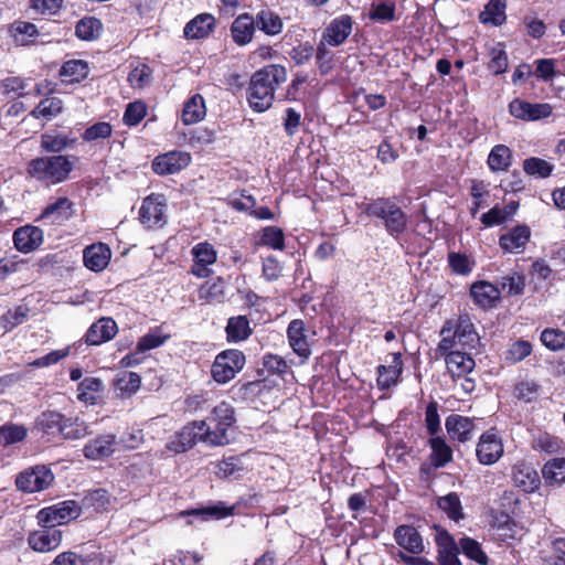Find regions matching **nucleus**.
I'll list each match as a JSON object with an SVG mask.
<instances>
[{"label":"nucleus","mask_w":565,"mask_h":565,"mask_svg":"<svg viewBox=\"0 0 565 565\" xmlns=\"http://www.w3.org/2000/svg\"><path fill=\"white\" fill-rule=\"evenodd\" d=\"M263 366L271 374L282 375L289 371L288 363L275 354H266L263 358Z\"/></svg>","instance_id":"338daca9"},{"label":"nucleus","mask_w":565,"mask_h":565,"mask_svg":"<svg viewBox=\"0 0 565 565\" xmlns=\"http://www.w3.org/2000/svg\"><path fill=\"white\" fill-rule=\"evenodd\" d=\"M369 18L373 21L388 22L395 18V4L392 2H380L372 4Z\"/></svg>","instance_id":"4d7b16f0"},{"label":"nucleus","mask_w":565,"mask_h":565,"mask_svg":"<svg viewBox=\"0 0 565 565\" xmlns=\"http://www.w3.org/2000/svg\"><path fill=\"white\" fill-rule=\"evenodd\" d=\"M225 330L228 341L233 342L244 341L252 334L249 320L246 316L230 318Z\"/></svg>","instance_id":"f704fd0d"},{"label":"nucleus","mask_w":565,"mask_h":565,"mask_svg":"<svg viewBox=\"0 0 565 565\" xmlns=\"http://www.w3.org/2000/svg\"><path fill=\"white\" fill-rule=\"evenodd\" d=\"M364 211L369 216L382 220L386 232L391 236L398 237L407 228L408 216L388 198H379L371 201L365 205Z\"/></svg>","instance_id":"7ed1b4c3"},{"label":"nucleus","mask_w":565,"mask_h":565,"mask_svg":"<svg viewBox=\"0 0 565 565\" xmlns=\"http://www.w3.org/2000/svg\"><path fill=\"white\" fill-rule=\"evenodd\" d=\"M73 142L74 140L62 135L43 134L41 136V148L46 152L60 153Z\"/></svg>","instance_id":"49530a36"},{"label":"nucleus","mask_w":565,"mask_h":565,"mask_svg":"<svg viewBox=\"0 0 565 565\" xmlns=\"http://www.w3.org/2000/svg\"><path fill=\"white\" fill-rule=\"evenodd\" d=\"M287 81V71L284 66L270 64L255 72L248 87V103L250 107L263 113L271 107L276 88Z\"/></svg>","instance_id":"f257e3e1"},{"label":"nucleus","mask_w":565,"mask_h":565,"mask_svg":"<svg viewBox=\"0 0 565 565\" xmlns=\"http://www.w3.org/2000/svg\"><path fill=\"white\" fill-rule=\"evenodd\" d=\"M394 540L398 546L411 554L424 552L423 537L413 525H398L394 531Z\"/></svg>","instance_id":"dca6fc26"},{"label":"nucleus","mask_w":565,"mask_h":565,"mask_svg":"<svg viewBox=\"0 0 565 565\" xmlns=\"http://www.w3.org/2000/svg\"><path fill=\"white\" fill-rule=\"evenodd\" d=\"M102 23L95 18H84L76 24L75 33L81 40L90 41L98 36Z\"/></svg>","instance_id":"de8ad7c7"},{"label":"nucleus","mask_w":565,"mask_h":565,"mask_svg":"<svg viewBox=\"0 0 565 565\" xmlns=\"http://www.w3.org/2000/svg\"><path fill=\"white\" fill-rule=\"evenodd\" d=\"M140 384L141 377L135 372H125L115 382L116 388L122 394L128 395L136 393L139 390Z\"/></svg>","instance_id":"603ef678"},{"label":"nucleus","mask_w":565,"mask_h":565,"mask_svg":"<svg viewBox=\"0 0 565 565\" xmlns=\"http://www.w3.org/2000/svg\"><path fill=\"white\" fill-rule=\"evenodd\" d=\"M117 448V437L114 434L99 435L85 444L83 455L89 460H102L111 456Z\"/></svg>","instance_id":"ddd939ff"},{"label":"nucleus","mask_w":565,"mask_h":565,"mask_svg":"<svg viewBox=\"0 0 565 565\" xmlns=\"http://www.w3.org/2000/svg\"><path fill=\"white\" fill-rule=\"evenodd\" d=\"M205 420L193 422L185 426L180 433V440L183 446L191 447L196 441L205 443L210 446H224L230 443V436L224 430L211 427Z\"/></svg>","instance_id":"20e7f679"},{"label":"nucleus","mask_w":565,"mask_h":565,"mask_svg":"<svg viewBox=\"0 0 565 565\" xmlns=\"http://www.w3.org/2000/svg\"><path fill=\"white\" fill-rule=\"evenodd\" d=\"M245 364V355L239 350H226L218 353L211 367L213 379L225 384L233 380Z\"/></svg>","instance_id":"39448f33"},{"label":"nucleus","mask_w":565,"mask_h":565,"mask_svg":"<svg viewBox=\"0 0 565 565\" xmlns=\"http://www.w3.org/2000/svg\"><path fill=\"white\" fill-rule=\"evenodd\" d=\"M510 114L522 120H539L547 118L552 114V106L546 103L532 104L519 98L513 99L509 105Z\"/></svg>","instance_id":"9d476101"},{"label":"nucleus","mask_w":565,"mask_h":565,"mask_svg":"<svg viewBox=\"0 0 565 565\" xmlns=\"http://www.w3.org/2000/svg\"><path fill=\"white\" fill-rule=\"evenodd\" d=\"M507 0H490L480 14L483 23L501 25L505 21Z\"/></svg>","instance_id":"a19ab883"},{"label":"nucleus","mask_w":565,"mask_h":565,"mask_svg":"<svg viewBox=\"0 0 565 565\" xmlns=\"http://www.w3.org/2000/svg\"><path fill=\"white\" fill-rule=\"evenodd\" d=\"M512 480L515 487L527 493L534 492L541 484L537 471L524 461H519L513 466Z\"/></svg>","instance_id":"4468645a"},{"label":"nucleus","mask_w":565,"mask_h":565,"mask_svg":"<svg viewBox=\"0 0 565 565\" xmlns=\"http://www.w3.org/2000/svg\"><path fill=\"white\" fill-rule=\"evenodd\" d=\"M214 26V17L210 13H201L185 24L184 36L186 39H202L207 36Z\"/></svg>","instance_id":"a878e982"},{"label":"nucleus","mask_w":565,"mask_h":565,"mask_svg":"<svg viewBox=\"0 0 565 565\" xmlns=\"http://www.w3.org/2000/svg\"><path fill=\"white\" fill-rule=\"evenodd\" d=\"M260 243L273 249L282 250L285 248V235L281 228L267 226L263 230Z\"/></svg>","instance_id":"3c124183"},{"label":"nucleus","mask_w":565,"mask_h":565,"mask_svg":"<svg viewBox=\"0 0 565 565\" xmlns=\"http://www.w3.org/2000/svg\"><path fill=\"white\" fill-rule=\"evenodd\" d=\"M146 113L147 108L142 102L130 103L125 110L124 121L129 126H136L143 119Z\"/></svg>","instance_id":"680f3d73"},{"label":"nucleus","mask_w":565,"mask_h":565,"mask_svg":"<svg viewBox=\"0 0 565 565\" xmlns=\"http://www.w3.org/2000/svg\"><path fill=\"white\" fill-rule=\"evenodd\" d=\"M514 393L519 399L531 403L539 395V385L533 381H523L515 386Z\"/></svg>","instance_id":"774afa93"},{"label":"nucleus","mask_w":565,"mask_h":565,"mask_svg":"<svg viewBox=\"0 0 565 565\" xmlns=\"http://www.w3.org/2000/svg\"><path fill=\"white\" fill-rule=\"evenodd\" d=\"M452 332L462 347L475 348L479 342V335L468 315H461L454 321Z\"/></svg>","instance_id":"b1692460"},{"label":"nucleus","mask_w":565,"mask_h":565,"mask_svg":"<svg viewBox=\"0 0 565 565\" xmlns=\"http://www.w3.org/2000/svg\"><path fill=\"white\" fill-rule=\"evenodd\" d=\"M205 115L206 108L204 98L200 94H195L185 102L181 118L184 125H193L201 121Z\"/></svg>","instance_id":"473e14b6"},{"label":"nucleus","mask_w":565,"mask_h":565,"mask_svg":"<svg viewBox=\"0 0 565 565\" xmlns=\"http://www.w3.org/2000/svg\"><path fill=\"white\" fill-rule=\"evenodd\" d=\"M523 169L529 175L546 178L553 171V166L541 158H529L524 160Z\"/></svg>","instance_id":"8fccbe9b"},{"label":"nucleus","mask_w":565,"mask_h":565,"mask_svg":"<svg viewBox=\"0 0 565 565\" xmlns=\"http://www.w3.org/2000/svg\"><path fill=\"white\" fill-rule=\"evenodd\" d=\"M542 343L551 351H559L565 348V332L559 329H545L541 333Z\"/></svg>","instance_id":"5fc2aeb1"},{"label":"nucleus","mask_w":565,"mask_h":565,"mask_svg":"<svg viewBox=\"0 0 565 565\" xmlns=\"http://www.w3.org/2000/svg\"><path fill=\"white\" fill-rule=\"evenodd\" d=\"M542 476L547 484H562L565 482V458L548 460L543 469Z\"/></svg>","instance_id":"58836bf2"},{"label":"nucleus","mask_w":565,"mask_h":565,"mask_svg":"<svg viewBox=\"0 0 565 565\" xmlns=\"http://www.w3.org/2000/svg\"><path fill=\"white\" fill-rule=\"evenodd\" d=\"M445 426L452 439L465 443L470 438L475 425L470 418L454 414L446 418Z\"/></svg>","instance_id":"cd10ccee"},{"label":"nucleus","mask_w":565,"mask_h":565,"mask_svg":"<svg viewBox=\"0 0 565 565\" xmlns=\"http://www.w3.org/2000/svg\"><path fill=\"white\" fill-rule=\"evenodd\" d=\"M428 443L431 448L430 461L435 468L445 467L452 460V449L444 438L436 436L430 438Z\"/></svg>","instance_id":"72a5a7b5"},{"label":"nucleus","mask_w":565,"mask_h":565,"mask_svg":"<svg viewBox=\"0 0 565 565\" xmlns=\"http://www.w3.org/2000/svg\"><path fill=\"white\" fill-rule=\"evenodd\" d=\"M111 257L110 248L103 243L93 244L83 252L85 266L93 271H102Z\"/></svg>","instance_id":"4be33fe9"},{"label":"nucleus","mask_w":565,"mask_h":565,"mask_svg":"<svg viewBox=\"0 0 565 565\" xmlns=\"http://www.w3.org/2000/svg\"><path fill=\"white\" fill-rule=\"evenodd\" d=\"M54 480V476L45 466H35L20 472L15 484L19 490L28 493L46 489Z\"/></svg>","instance_id":"0eeeda50"},{"label":"nucleus","mask_w":565,"mask_h":565,"mask_svg":"<svg viewBox=\"0 0 565 565\" xmlns=\"http://www.w3.org/2000/svg\"><path fill=\"white\" fill-rule=\"evenodd\" d=\"M445 362L454 382H457V377L471 373L476 366L475 360L469 354L460 351L449 352Z\"/></svg>","instance_id":"5701e85b"},{"label":"nucleus","mask_w":565,"mask_h":565,"mask_svg":"<svg viewBox=\"0 0 565 565\" xmlns=\"http://www.w3.org/2000/svg\"><path fill=\"white\" fill-rule=\"evenodd\" d=\"M191 157L188 152L170 151L156 157L152 162V169L160 175L173 174L186 168Z\"/></svg>","instance_id":"9b49d317"},{"label":"nucleus","mask_w":565,"mask_h":565,"mask_svg":"<svg viewBox=\"0 0 565 565\" xmlns=\"http://www.w3.org/2000/svg\"><path fill=\"white\" fill-rule=\"evenodd\" d=\"M104 390V383L100 379L87 376L77 385V398L85 403L94 405Z\"/></svg>","instance_id":"7c9ffc66"},{"label":"nucleus","mask_w":565,"mask_h":565,"mask_svg":"<svg viewBox=\"0 0 565 565\" xmlns=\"http://www.w3.org/2000/svg\"><path fill=\"white\" fill-rule=\"evenodd\" d=\"M0 437L6 445L19 443L26 437V429L19 425H3L0 427Z\"/></svg>","instance_id":"e2e57ef3"},{"label":"nucleus","mask_w":565,"mask_h":565,"mask_svg":"<svg viewBox=\"0 0 565 565\" xmlns=\"http://www.w3.org/2000/svg\"><path fill=\"white\" fill-rule=\"evenodd\" d=\"M476 455L479 462L486 466L495 463L503 456L502 438L494 429L487 430L480 436Z\"/></svg>","instance_id":"6e6552de"},{"label":"nucleus","mask_w":565,"mask_h":565,"mask_svg":"<svg viewBox=\"0 0 565 565\" xmlns=\"http://www.w3.org/2000/svg\"><path fill=\"white\" fill-rule=\"evenodd\" d=\"M470 295L482 308L493 307L500 298V291L487 281L475 282L470 288Z\"/></svg>","instance_id":"c756f323"},{"label":"nucleus","mask_w":565,"mask_h":565,"mask_svg":"<svg viewBox=\"0 0 565 565\" xmlns=\"http://www.w3.org/2000/svg\"><path fill=\"white\" fill-rule=\"evenodd\" d=\"M531 352L532 344L529 341L518 340L507 351L505 360L510 363H516L529 356Z\"/></svg>","instance_id":"13d9d810"},{"label":"nucleus","mask_w":565,"mask_h":565,"mask_svg":"<svg viewBox=\"0 0 565 565\" xmlns=\"http://www.w3.org/2000/svg\"><path fill=\"white\" fill-rule=\"evenodd\" d=\"M403 370V362L399 353L392 354V363L388 366L380 365L377 367V385L382 390H387L395 385Z\"/></svg>","instance_id":"c85d7f7f"},{"label":"nucleus","mask_w":565,"mask_h":565,"mask_svg":"<svg viewBox=\"0 0 565 565\" xmlns=\"http://www.w3.org/2000/svg\"><path fill=\"white\" fill-rule=\"evenodd\" d=\"M71 353V347H66L61 350H54L50 353L45 354L44 356H41L33 362H31V365L34 367H47L50 365L58 363L61 360L67 358Z\"/></svg>","instance_id":"0e129e2a"},{"label":"nucleus","mask_w":565,"mask_h":565,"mask_svg":"<svg viewBox=\"0 0 565 565\" xmlns=\"http://www.w3.org/2000/svg\"><path fill=\"white\" fill-rule=\"evenodd\" d=\"M352 32V19L343 14L330 22L323 33L326 42L332 46H339Z\"/></svg>","instance_id":"aec40b11"},{"label":"nucleus","mask_w":565,"mask_h":565,"mask_svg":"<svg viewBox=\"0 0 565 565\" xmlns=\"http://www.w3.org/2000/svg\"><path fill=\"white\" fill-rule=\"evenodd\" d=\"M437 505L450 520L458 522L465 516L460 498L456 492L439 497Z\"/></svg>","instance_id":"4c0bfd02"},{"label":"nucleus","mask_w":565,"mask_h":565,"mask_svg":"<svg viewBox=\"0 0 565 565\" xmlns=\"http://www.w3.org/2000/svg\"><path fill=\"white\" fill-rule=\"evenodd\" d=\"M454 330V320H447L440 331L441 340L438 343L437 352L440 353V355H446L449 352H452V348L456 344L457 338H455Z\"/></svg>","instance_id":"6e6d98bb"},{"label":"nucleus","mask_w":565,"mask_h":565,"mask_svg":"<svg viewBox=\"0 0 565 565\" xmlns=\"http://www.w3.org/2000/svg\"><path fill=\"white\" fill-rule=\"evenodd\" d=\"M448 264L455 274L462 276L470 274L473 268V262L467 255L456 252L448 254Z\"/></svg>","instance_id":"864d4df0"},{"label":"nucleus","mask_w":565,"mask_h":565,"mask_svg":"<svg viewBox=\"0 0 565 565\" xmlns=\"http://www.w3.org/2000/svg\"><path fill=\"white\" fill-rule=\"evenodd\" d=\"M88 425L78 417H66L63 424V431H61L60 436L64 439H81L89 435Z\"/></svg>","instance_id":"37998d69"},{"label":"nucleus","mask_w":565,"mask_h":565,"mask_svg":"<svg viewBox=\"0 0 565 565\" xmlns=\"http://www.w3.org/2000/svg\"><path fill=\"white\" fill-rule=\"evenodd\" d=\"M118 328L111 318H100L93 323L85 335L88 345H99L111 340L117 334Z\"/></svg>","instance_id":"f3484780"},{"label":"nucleus","mask_w":565,"mask_h":565,"mask_svg":"<svg viewBox=\"0 0 565 565\" xmlns=\"http://www.w3.org/2000/svg\"><path fill=\"white\" fill-rule=\"evenodd\" d=\"M76 160V157L62 154L39 157L29 162L28 173L47 185L57 184L68 178Z\"/></svg>","instance_id":"f03ea898"},{"label":"nucleus","mask_w":565,"mask_h":565,"mask_svg":"<svg viewBox=\"0 0 565 565\" xmlns=\"http://www.w3.org/2000/svg\"><path fill=\"white\" fill-rule=\"evenodd\" d=\"M194 257V265L192 266V274L198 277H206L210 273L207 266L216 260V252L209 243H200L192 248Z\"/></svg>","instance_id":"412c9836"},{"label":"nucleus","mask_w":565,"mask_h":565,"mask_svg":"<svg viewBox=\"0 0 565 565\" xmlns=\"http://www.w3.org/2000/svg\"><path fill=\"white\" fill-rule=\"evenodd\" d=\"M302 320H292L287 328V337L294 352L300 358L307 359L311 351L308 334Z\"/></svg>","instance_id":"a211bd4d"},{"label":"nucleus","mask_w":565,"mask_h":565,"mask_svg":"<svg viewBox=\"0 0 565 565\" xmlns=\"http://www.w3.org/2000/svg\"><path fill=\"white\" fill-rule=\"evenodd\" d=\"M89 66L83 60H71L63 64L60 75L68 83H78L87 77Z\"/></svg>","instance_id":"e433bc0d"},{"label":"nucleus","mask_w":565,"mask_h":565,"mask_svg":"<svg viewBox=\"0 0 565 565\" xmlns=\"http://www.w3.org/2000/svg\"><path fill=\"white\" fill-rule=\"evenodd\" d=\"M461 552L470 559L477 562L480 565H487L488 564V556L482 551L480 544L470 539V537H463L459 542Z\"/></svg>","instance_id":"09e8293b"},{"label":"nucleus","mask_w":565,"mask_h":565,"mask_svg":"<svg viewBox=\"0 0 565 565\" xmlns=\"http://www.w3.org/2000/svg\"><path fill=\"white\" fill-rule=\"evenodd\" d=\"M42 529L34 531L28 536L29 546L40 553H47L56 550L62 542V531L52 525H40Z\"/></svg>","instance_id":"1a4fd4ad"},{"label":"nucleus","mask_w":565,"mask_h":565,"mask_svg":"<svg viewBox=\"0 0 565 565\" xmlns=\"http://www.w3.org/2000/svg\"><path fill=\"white\" fill-rule=\"evenodd\" d=\"M43 242V231L33 225H25L14 231L13 243L15 248L22 253H30L36 249Z\"/></svg>","instance_id":"2eb2a0df"},{"label":"nucleus","mask_w":565,"mask_h":565,"mask_svg":"<svg viewBox=\"0 0 565 565\" xmlns=\"http://www.w3.org/2000/svg\"><path fill=\"white\" fill-rule=\"evenodd\" d=\"M256 26L267 35H276L282 31V20L270 10H262L256 15Z\"/></svg>","instance_id":"c9c22d12"},{"label":"nucleus","mask_w":565,"mask_h":565,"mask_svg":"<svg viewBox=\"0 0 565 565\" xmlns=\"http://www.w3.org/2000/svg\"><path fill=\"white\" fill-rule=\"evenodd\" d=\"M65 418L66 417L58 412L46 411L36 417L35 428L44 435L56 437L63 431Z\"/></svg>","instance_id":"393cba45"},{"label":"nucleus","mask_w":565,"mask_h":565,"mask_svg":"<svg viewBox=\"0 0 565 565\" xmlns=\"http://www.w3.org/2000/svg\"><path fill=\"white\" fill-rule=\"evenodd\" d=\"M168 339V335L160 334L159 330H154L152 332H149L141 337L137 343V350L140 353H143L146 351L159 348L162 345L166 340Z\"/></svg>","instance_id":"bf43d9fd"},{"label":"nucleus","mask_w":565,"mask_h":565,"mask_svg":"<svg viewBox=\"0 0 565 565\" xmlns=\"http://www.w3.org/2000/svg\"><path fill=\"white\" fill-rule=\"evenodd\" d=\"M512 152L505 145H497L488 157V164L492 171H505L511 164Z\"/></svg>","instance_id":"ea45409f"},{"label":"nucleus","mask_w":565,"mask_h":565,"mask_svg":"<svg viewBox=\"0 0 565 565\" xmlns=\"http://www.w3.org/2000/svg\"><path fill=\"white\" fill-rule=\"evenodd\" d=\"M81 514V507L76 501L68 500L57 504L44 508L36 514L39 525H57L65 524L75 520Z\"/></svg>","instance_id":"423d86ee"},{"label":"nucleus","mask_w":565,"mask_h":565,"mask_svg":"<svg viewBox=\"0 0 565 565\" xmlns=\"http://www.w3.org/2000/svg\"><path fill=\"white\" fill-rule=\"evenodd\" d=\"M166 203L161 195H149L139 210L140 222L147 227L164 223Z\"/></svg>","instance_id":"f8f14e48"},{"label":"nucleus","mask_w":565,"mask_h":565,"mask_svg":"<svg viewBox=\"0 0 565 565\" xmlns=\"http://www.w3.org/2000/svg\"><path fill=\"white\" fill-rule=\"evenodd\" d=\"M425 424L429 435L435 436L440 430V417L438 404L435 401L428 403L425 412Z\"/></svg>","instance_id":"69168bd1"},{"label":"nucleus","mask_w":565,"mask_h":565,"mask_svg":"<svg viewBox=\"0 0 565 565\" xmlns=\"http://www.w3.org/2000/svg\"><path fill=\"white\" fill-rule=\"evenodd\" d=\"M72 203L67 198H60L54 203L49 204L42 212V218L54 217L53 222L63 221L68 217V211Z\"/></svg>","instance_id":"a18cd8bd"},{"label":"nucleus","mask_w":565,"mask_h":565,"mask_svg":"<svg viewBox=\"0 0 565 565\" xmlns=\"http://www.w3.org/2000/svg\"><path fill=\"white\" fill-rule=\"evenodd\" d=\"M63 110V102L58 97H47L32 110L31 115L35 118L43 117L47 120L56 117Z\"/></svg>","instance_id":"c03bdc74"},{"label":"nucleus","mask_w":565,"mask_h":565,"mask_svg":"<svg viewBox=\"0 0 565 565\" xmlns=\"http://www.w3.org/2000/svg\"><path fill=\"white\" fill-rule=\"evenodd\" d=\"M209 420L215 429L224 430V434L228 435V428L235 423L234 408L228 403L222 402L213 408Z\"/></svg>","instance_id":"2f4dec72"},{"label":"nucleus","mask_w":565,"mask_h":565,"mask_svg":"<svg viewBox=\"0 0 565 565\" xmlns=\"http://www.w3.org/2000/svg\"><path fill=\"white\" fill-rule=\"evenodd\" d=\"M113 128L110 124L100 121L97 124H94L93 126L88 127L83 135L84 140L86 141H97L99 139H106L111 136Z\"/></svg>","instance_id":"052dcab7"},{"label":"nucleus","mask_w":565,"mask_h":565,"mask_svg":"<svg viewBox=\"0 0 565 565\" xmlns=\"http://www.w3.org/2000/svg\"><path fill=\"white\" fill-rule=\"evenodd\" d=\"M11 33L14 42L24 46L32 43L31 39L39 35V30L34 23L17 21L11 25Z\"/></svg>","instance_id":"79ce46f5"},{"label":"nucleus","mask_w":565,"mask_h":565,"mask_svg":"<svg viewBox=\"0 0 565 565\" xmlns=\"http://www.w3.org/2000/svg\"><path fill=\"white\" fill-rule=\"evenodd\" d=\"M531 237L530 227L518 225L500 236L499 245L508 253H522Z\"/></svg>","instance_id":"6ab92c4d"},{"label":"nucleus","mask_w":565,"mask_h":565,"mask_svg":"<svg viewBox=\"0 0 565 565\" xmlns=\"http://www.w3.org/2000/svg\"><path fill=\"white\" fill-rule=\"evenodd\" d=\"M256 21L247 13L238 15L232 23L231 33L233 41L238 45H245L253 39Z\"/></svg>","instance_id":"bb28decb"}]
</instances>
